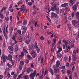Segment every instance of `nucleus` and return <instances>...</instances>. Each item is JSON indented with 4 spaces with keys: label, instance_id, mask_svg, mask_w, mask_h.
Instances as JSON below:
<instances>
[{
    "label": "nucleus",
    "instance_id": "f257e3e1",
    "mask_svg": "<svg viewBox=\"0 0 79 79\" xmlns=\"http://www.w3.org/2000/svg\"><path fill=\"white\" fill-rule=\"evenodd\" d=\"M27 73H31L30 74V79H34V77L35 76L36 73H37L36 70H35L34 72V70L33 69H31L30 67H28L27 69ZM33 72H34L33 73Z\"/></svg>",
    "mask_w": 79,
    "mask_h": 79
},
{
    "label": "nucleus",
    "instance_id": "f03ea898",
    "mask_svg": "<svg viewBox=\"0 0 79 79\" xmlns=\"http://www.w3.org/2000/svg\"><path fill=\"white\" fill-rule=\"evenodd\" d=\"M31 38L29 37V36L25 37L24 38V40L25 42H26L27 44H29L30 41L31 40Z\"/></svg>",
    "mask_w": 79,
    "mask_h": 79
},
{
    "label": "nucleus",
    "instance_id": "7ed1b4c3",
    "mask_svg": "<svg viewBox=\"0 0 79 79\" xmlns=\"http://www.w3.org/2000/svg\"><path fill=\"white\" fill-rule=\"evenodd\" d=\"M33 46L35 48V49H36L37 52L39 53L40 52V48L38 46V45H37V43L36 42L34 43L33 44Z\"/></svg>",
    "mask_w": 79,
    "mask_h": 79
},
{
    "label": "nucleus",
    "instance_id": "20e7f679",
    "mask_svg": "<svg viewBox=\"0 0 79 79\" xmlns=\"http://www.w3.org/2000/svg\"><path fill=\"white\" fill-rule=\"evenodd\" d=\"M51 18H55L56 19H58L59 18V16L57 15V14L54 13V12H52L51 14Z\"/></svg>",
    "mask_w": 79,
    "mask_h": 79
},
{
    "label": "nucleus",
    "instance_id": "39448f33",
    "mask_svg": "<svg viewBox=\"0 0 79 79\" xmlns=\"http://www.w3.org/2000/svg\"><path fill=\"white\" fill-rule=\"evenodd\" d=\"M6 56L4 55V54H2L1 56V60H3V63H5L6 62Z\"/></svg>",
    "mask_w": 79,
    "mask_h": 79
},
{
    "label": "nucleus",
    "instance_id": "423d86ee",
    "mask_svg": "<svg viewBox=\"0 0 79 79\" xmlns=\"http://www.w3.org/2000/svg\"><path fill=\"white\" fill-rule=\"evenodd\" d=\"M31 54L32 55V56L33 58H35V56H36L37 55V54L36 53V52H35L34 51V50H33L31 51Z\"/></svg>",
    "mask_w": 79,
    "mask_h": 79
},
{
    "label": "nucleus",
    "instance_id": "0eeeda50",
    "mask_svg": "<svg viewBox=\"0 0 79 79\" xmlns=\"http://www.w3.org/2000/svg\"><path fill=\"white\" fill-rule=\"evenodd\" d=\"M8 48L10 51V52H9L11 54L13 52V48L11 46H10L8 47Z\"/></svg>",
    "mask_w": 79,
    "mask_h": 79
},
{
    "label": "nucleus",
    "instance_id": "6e6552de",
    "mask_svg": "<svg viewBox=\"0 0 79 79\" xmlns=\"http://www.w3.org/2000/svg\"><path fill=\"white\" fill-rule=\"evenodd\" d=\"M12 56L10 54L9 55L8 57L7 56V57H6V60H9V61H11L12 60Z\"/></svg>",
    "mask_w": 79,
    "mask_h": 79
},
{
    "label": "nucleus",
    "instance_id": "1a4fd4ad",
    "mask_svg": "<svg viewBox=\"0 0 79 79\" xmlns=\"http://www.w3.org/2000/svg\"><path fill=\"white\" fill-rule=\"evenodd\" d=\"M54 68V72L56 73H57L58 72H59V69L57 68V67H53Z\"/></svg>",
    "mask_w": 79,
    "mask_h": 79
},
{
    "label": "nucleus",
    "instance_id": "9d476101",
    "mask_svg": "<svg viewBox=\"0 0 79 79\" xmlns=\"http://www.w3.org/2000/svg\"><path fill=\"white\" fill-rule=\"evenodd\" d=\"M56 10V5H55L54 6L51 7V10L52 11H55Z\"/></svg>",
    "mask_w": 79,
    "mask_h": 79
},
{
    "label": "nucleus",
    "instance_id": "9b49d317",
    "mask_svg": "<svg viewBox=\"0 0 79 79\" xmlns=\"http://www.w3.org/2000/svg\"><path fill=\"white\" fill-rule=\"evenodd\" d=\"M38 61H41V63H42L43 61H44V58L41 57H39L38 59Z\"/></svg>",
    "mask_w": 79,
    "mask_h": 79
},
{
    "label": "nucleus",
    "instance_id": "f8f14e48",
    "mask_svg": "<svg viewBox=\"0 0 79 79\" xmlns=\"http://www.w3.org/2000/svg\"><path fill=\"white\" fill-rule=\"evenodd\" d=\"M22 29L23 31V32H24V33H26L27 31V28L24 26H23L22 27Z\"/></svg>",
    "mask_w": 79,
    "mask_h": 79
},
{
    "label": "nucleus",
    "instance_id": "ddd939ff",
    "mask_svg": "<svg viewBox=\"0 0 79 79\" xmlns=\"http://www.w3.org/2000/svg\"><path fill=\"white\" fill-rule=\"evenodd\" d=\"M68 5H69V3H66L61 5V7H66V6H68Z\"/></svg>",
    "mask_w": 79,
    "mask_h": 79
},
{
    "label": "nucleus",
    "instance_id": "4468645a",
    "mask_svg": "<svg viewBox=\"0 0 79 79\" xmlns=\"http://www.w3.org/2000/svg\"><path fill=\"white\" fill-rule=\"evenodd\" d=\"M60 61L57 60L56 61V66L57 68H58L59 66H60Z\"/></svg>",
    "mask_w": 79,
    "mask_h": 79
},
{
    "label": "nucleus",
    "instance_id": "2eb2a0df",
    "mask_svg": "<svg viewBox=\"0 0 79 79\" xmlns=\"http://www.w3.org/2000/svg\"><path fill=\"white\" fill-rule=\"evenodd\" d=\"M72 24L73 26H75L77 24V21L75 20H73L72 21Z\"/></svg>",
    "mask_w": 79,
    "mask_h": 79
},
{
    "label": "nucleus",
    "instance_id": "dca6fc26",
    "mask_svg": "<svg viewBox=\"0 0 79 79\" xmlns=\"http://www.w3.org/2000/svg\"><path fill=\"white\" fill-rule=\"evenodd\" d=\"M72 8L73 10H74V11H76V10L77 9V6H76L75 5H73V6H72Z\"/></svg>",
    "mask_w": 79,
    "mask_h": 79
},
{
    "label": "nucleus",
    "instance_id": "f3484780",
    "mask_svg": "<svg viewBox=\"0 0 79 79\" xmlns=\"http://www.w3.org/2000/svg\"><path fill=\"white\" fill-rule=\"evenodd\" d=\"M73 57V60L74 61H76V60H77V58L76 57V56H74V55H72Z\"/></svg>",
    "mask_w": 79,
    "mask_h": 79
},
{
    "label": "nucleus",
    "instance_id": "a211bd4d",
    "mask_svg": "<svg viewBox=\"0 0 79 79\" xmlns=\"http://www.w3.org/2000/svg\"><path fill=\"white\" fill-rule=\"evenodd\" d=\"M13 29H14V28L13 27H10V28L9 29V32L10 33H12V31H13Z\"/></svg>",
    "mask_w": 79,
    "mask_h": 79
},
{
    "label": "nucleus",
    "instance_id": "6ab92c4d",
    "mask_svg": "<svg viewBox=\"0 0 79 79\" xmlns=\"http://www.w3.org/2000/svg\"><path fill=\"white\" fill-rule=\"evenodd\" d=\"M23 51L25 53H27V50L24 48H23Z\"/></svg>",
    "mask_w": 79,
    "mask_h": 79
},
{
    "label": "nucleus",
    "instance_id": "aec40b11",
    "mask_svg": "<svg viewBox=\"0 0 79 79\" xmlns=\"http://www.w3.org/2000/svg\"><path fill=\"white\" fill-rule=\"evenodd\" d=\"M7 66H8V68H10V69H11L12 68V65L10 64H9V63H7Z\"/></svg>",
    "mask_w": 79,
    "mask_h": 79
},
{
    "label": "nucleus",
    "instance_id": "412c9836",
    "mask_svg": "<svg viewBox=\"0 0 79 79\" xmlns=\"http://www.w3.org/2000/svg\"><path fill=\"white\" fill-rule=\"evenodd\" d=\"M24 53L23 52H22L21 53V55H19V56L21 58H23V56H24Z\"/></svg>",
    "mask_w": 79,
    "mask_h": 79
},
{
    "label": "nucleus",
    "instance_id": "4be33fe9",
    "mask_svg": "<svg viewBox=\"0 0 79 79\" xmlns=\"http://www.w3.org/2000/svg\"><path fill=\"white\" fill-rule=\"evenodd\" d=\"M74 75L75 79H77V73L75 72L74 73Z\"/></svg>",
    "mask_w": 79,
    "mask_h": 79
},
{
    "label": "nucleus",
    "instance_id": "5701e85b",
    "mask_svg": "<svg viewBox=\"0 0 79 79\" xmlns=\"http://www.w3.org/2000/svg\"><path fill=\"white\" fill-rule=\"evenodd\" d=\"M5 19L6 21L8 22V21H9V20H10V18L8 17H5Z\"/></svg>",
    "mask_w": 79,
    "mask_h": 79
},
{
    "label": "nucleus",
    "instance_id": "b1692460",
    "mask_svg": "<svg viewBox=\"0 0 79 79\" xmlns=\"http://www.w3.org/2000/svg\"><path fill=\"white\" fill-rule=\"evenodd\" d=\"M18 37H20V39H19V42H21L23 41V40H22V38H21V35H20Z\"/></svg>",
    "mask_w": 79,
    "mask_h": 79
},
{
    "label": "nucleus",
    "instance_id": "393cba45",
    "mask_svg": "<svg viewBox=\"0 0 79 79\" xmlns=\"http://www.w3.org/2000/svg\"><path fill=\"white\" fill-rule=\"evenodd\" d=\"M57 56L58 58H61L62 57V55L61 53L57 54Z\"/></svg>",
    "mask_w": 79,
    "mask_h": 79
},
{
    "label": "nucleus",
    "instance_id": "a878e982",
    "mask_svg": "<svg viewBox=\"0 0 79 79\" xmlns=\"http://www.w3.org/2000/svg\"><path fill=\"white\" fill-rule=\"evenodd\" d=\"M0 18L1 19H3L4 18V16L0 12Z\"/></svg>",
    "mask_w": 79,
    "mask_h": 79
},
{
    "label": "nucleus",
    "instance_id": "bb28decb",
    "mask_svg": "<svg viewBox=\"0 0 79 79\" xmlns=\"http://www.w3.org/2000/svg\"><path fill=\"white\" fill-rule=\"evenodd\" d=\"M20 64L21 65L23 66V65H24V62L23 61L21 60L20 62Z\"/></svg>",
    "mask_w": 79,
    "mask_h": 79
},
{
    "label": "nucleus",
    "instance_id": "cd10ccee",
    "mask_svg": "<svg viewBox=\"0 0 79 79\" xmlns=\"http://www.w3.org/2000/svg\"><path fill=\"white\" fill-rule=\"evenodd\" d=\"M15 50L16 52H17L18 50V45H16L15 46Z\"/></svg>",
    "mask_w": 79,
    "mask_h": 79
},
{
    "label": "nucleus",
    "instance_id": "c85d7f7f",
    "mask_svg": "<svg viewBox=\"0 0 79 79\" xmlns=\"http://www.w3.org/2000/svg\"><path fill=\"white\" fill-rule=\"evenodd\" d=\"M27 5L29 6H32V2H28Z\"/></svg>",
    "mask_w": 79,
    "mask_h": 79
},
{
    "label": "nucleus",
    "instance_id": "c756f323",
    "mask_svg": "<svg viewBox=\"0 0 79 79\" xmlns=\"http://www.w3.org/2000/svg\"><path fill=\"white\" fill-rule=\"evenodd\" d=\"M72 73V72L70 70H68L67 72V74L68 76H69V74H71Z\"/></svg>",
    "mask_w": 79,
    "mask_h": 79
},
{
    "label": "nucleus",
    "instance_id": "7c9ffc66",
    "mask_svg": "<svg viewBox=\"0 0 79 79\" xmlns=\"http://www.w3.org/2000/svg\"><path fill=\"white\" fill-rule=\"evenodd\" d=\"M76 16H77V19H79V12H77V13Z\"/></svg>",
    "mask_w": 79,
    "mask_h": 79
},
{
    "label": "nucleus",
    "instance_id": "2f4dec72",
    "mask_svg": "<svg viewBox=\"0 0 79 79\" xmlns=\"http://www.w3.org/2000/svg\"><path fill=\"white\" fill-rule=\"evenodd\" d=\"M22 3H23V1H20L17 2V4L18 5H21Z\"/></svg>",
    "mask_w": 79,
    "mask_h": 79
},
{
    "label": "nucleus",
    "instance_id": "473e14b6",
    "mask_svg": "<svg viewBox=\"0 0 79 79\" xmlns=\"http://www.w3.org/2000/svg\"><path fill=\"white\" fill-rule=\"evenodd\" d=\"M71 46V48H73V47H74V44H73L72 42L71 43L69 44Z\"/></svg>",
    "mask_w": 79,
    "mask_h": 79
},
{
    "label": "nucleus",
    "instance_id": "72a5a7b5",
    "mask_svg": "<svg viewBox=\"0 0 79 79\" xmlns=\"http://www.w3.org/2000/svg\"><path fill=\"white\" fill-rule=\"evenodd\" d=\"M47 42L48 45H50V44H51V41L50 40H47Z\"/></svg>",
    "mask_w": 79,
    "mask_h": 79
},
{
    "label": "nucleus",
    "instance_id": "f704fd0d",
    "mask_svg": "<svg viewBox=\"0 0 79 79\" xmlns=\"http://www.w3.org/2000/svg\"><path fill=\"white\" fill-rule=\"evenodd\" d=\"M45 57L46 58H48V52H46L45 53Z\"/></svg>",
    "mask_w": 79,
    "mask_h": 79
},
{
    "label": "nucleus",
    "instance_id": "c9c22d12",
    "mask_svg": "<svg viewBox=\"0 0 79 79\" xmlns=\"http://www.w3.org/2000/svg\"><path fill=\"white\" fill-rule=\"evenodd\" d=\"M50 4H51V5H52V6H55V5H56V3H54V2H51Z\"/></svg>",
    "mask_w": 79,
    "mask_h": 79
},
{
    "label": "nucleus",
    "instance_id": "e433bc0d",
    "mask_svg": "<svg viewBox=\"0 0 79 79\" xmlns=\"http://www.w3.org/2000/svg\"><path fill=\"white\" fill-rule=\"evenodd\" d=\"M6 10V7H3L2 10H1V12H3V11H5Z\"/></svg>",
    "mask_w": 79,
    "mask_h": 79
},
{
    "label": "nucleus",
    "instance_id": "4c0bfd02",
    "mask_svg": "<svg viewBox=\"0 0 79 79\" xmlns=\"http://www.w3.org/2000/svg\"><path fill=\"white\" fill-rule=\"evenodd\" d=\"M49 71L50 73H51V74H52V75H53V71L52 69H50Z\"/></svg>",
    "mask_w": 79,
    "mask_h": 79
},
{
    "label": "nucleus",
    "instance_id": "58836bf2",
    "mask_svg": "<svg viewBox=\"0 0 79 79\" xmlns=\"http://www.w3.org/2000/svg\"><path fill=\"white\" fill-rule=\"evenodd\" d=\"M4 36H5L6 39L7 40V39H8V36H7V35H6V33L4 34Z\"/></svg>",
    "mask_w": 79,
    "mask_h": 79
},
{
    "label": "nucleus",
    "instance_id": "ea45409f",
    "mask_svg": "<svg viewBox=\"0 0 79 79\" xmlns=\"http://www.w3.org/2000/svg\"><path fill=\"white\" fill-rule=\"evenodd\" d=\"M51 11V8H50V7H49L48 10V11L47 12V13H48V14H49V13Z\"/></svg>",
    "mask_w": 79,
    "mask_h": 79
},
{
    "label": "nucleus",
    "instance_id": "a19ab883",
    "mask_svg": "<svg viewBox=\"0 0 79 79\" xmlns=\"http://www.w3.org/2000/svg\"><path fill=\"white\" fill-rule=\"evenodd\" d=\"M61 72L62 74H64V73H65L66 72V71L64 69H62L61 71Z\"/></svg>",
    "mask_w": 79,
    "mask_h": 79
},
{
    "label": "nucleus",
    "instance_id": "79ce46f5",
    "mask_svg": "<svg viewBox=\"0 0 79 79\" xmlns=\"http://www.w3.org/2000/svg\"><path fill=\"white\" fill-rule=\"evenodd\" d=\"M5 27H4L3 28H2V30L3 31L4 34H6V32H5Z\"/></svg>",
    "mask_w": 79,
    "mask_h": 79
},
{
    "label": "nucleus",
    "instance_id": "37998d69",
    "mask_svg": "<svg viewBox=\"0 0 79 79\" xmlns=\"http://www.w3.org/2000/svg\"><path fill=\"white\" fill-rule=\"evenodd\" d=\"M73 54L75 56H76V51L75 50L73 51Z\"/></svg>",
    "mask_w": 79,
    "mask_h": 79
},
{
    "label": "nucleus",
    "instance_id": "c03bdc74",
    "mask_svg": "<svg viewBox=\"0 0 79 79\" xmlns=\"http://www.w3.org/2000/svg\"><path fill=\"white\" fill-rule=\"evenodd\" d=\"M27 58H28L29 60H32V58H31V56L30 55H27Z\"/></svg>",
    "mask_w": 79,
    "mask_h": 79
},
{
    "label": "nucleus",
    "instance_id": "a18cd8bd",
    "mask_svg": "<svg viewBox=\"0 0 79 79\" xmlns=\"http://www.w3.org/2000/svg\"><path fill=\"white\" fill-rule=\"evenodd\" d=\"M7 76L8 78H10L11 77V75H10L9 72H7Z\"/></svg>",
    "mask_w": 79,
    "mask_h": 79
},
{
    "label": "nucleus",
    "instance_id": "49530a36",
    "mask_svg": "<svg viewBox=\"0 0 79 79\" xmlns=\"http://www.w3.org/2000/svg\"><path fill=\"white\" fill-rule=\"evenodd\" d=\"M64 19L65 21V23H67V22H68V20H67V17H66V16H65L64 18Z\"/></svg>",
    "mask_w": 79,
    "mask_h": 79
},
{
    "label": "nucleus",
    "instance_id": "de8ad7c7",
    "mask_svg": "<svg viewBox=\"0 0 79 79\" xmlns=\"http://www.w3.org/2000/svg\"><path fill=\"white\" fill-rule=\"evenodd\" d=\"M27 21L26 20H24L23 22V25H26L27 24Z\"/></svg>",
    "mask_w": 79,
    "mask_h": 79
},
{
    "label": "nucleus",
    "instance_id": "09e8293b",
    "mask_svg": "<svg viewBox=\"0 0 79 79\" xmlns=\"http://www.w3.org/2000/svg\"><path fill=\"white\" fill-rule=\"evenodd\" d=\"M17 77V74H15L14 76H13V78L15 79H16V77Z\"/></svg>",
    "mask_w": 79,
    "mask_h": 79
},
{
    "label": "nucleus",
    "instance_id": "8fccbe9b",
    "mask_svg": "<svg viewBox=\"0 0 79 79\" xmlns=\"http://www.w3.org/2000/svg\"><path fill=\"white\" fill-rule=\"evenodd\" d=\"M19 69L20 71H21L22 69V66L20 65L19 67Z\"/></svg>",
    "mask_w": 79,
    "mask_h": 79
},
{
    "label": "nucleus",
    "instance_id": "3c124183",
    "mask_svg": "<svg viewBox=\"0 0 79 79\" xmlns=\"http://www.w3.org/2000/svg\"><path fill=\"white\" fill-rule=\"evenodd\" d=\"M12 39L14 40V41H15V39H16V37H15V35H14L13 37H12Z\"/></svg>",
    "mask_w": 79,
    "mask_h": 79
},
{
    "label": "nucleus",
    "instance_id": "603ef678",
    "mask_svg": "<svg viewBox=\"0 0 79 79\" xmlns=\"http://www.w3.org/2000/svg\"><path fill=\"white\" fill-rule=\"evenodd\" d=\"M30 50H33L34 48V46L32 47H29Z\"/></svg>",
    "mask_w": 79,
    "mask_h": 79
},
{
    "label": "nucleus",
    "instance_id": "864d4df0",
    "mask_svg": "<svg viewBox=\"0 0 79 79\" xmlns=\"http://www.w3.org/2000/svg\"><path fill=\"white\" fill-rule=\"evenodd\" d=\"M69 63H66V64H65V66L67 67V68H69Z\"/></svg>",
    "mask_w": 79,
    "mask_h": 79
},
{
    "label": "nucleus",
    "instance_id": "5fc2aeb1",
    "mask_svg": "<svg viewBox=\"0 0 79 79\" xmlns=\"http://www.w3.org/2000/svg\"><path fill=\"white\" fill-rule=\"evenodd\" d=\"M68 27L69 28V29L70 30V31H71V27L69 25H68Z\"/></svg>",
    "mask_w": 79,
    "mask_h": 79
},
{
    "label": "nucleus",
    "instance_id": "6e6d98bb",
    "mask_svg": "<svg viewBox=\"0 0 79 79\" xmlns=\"http://www.w3.org/2000/svg\"><path fill=\"white\" fill-rule=\"evenodd\" d=\"M60 69H65V66H62V67H60Z\"/></svg>",
    "mask_w": 79,
    "mask_h": 79
},
{
    "label": "nucleus",
    "instance_id": "4d7b16f0",
    "mask_svg": "<svg viewBox=\"0 0 79 79\" xmlns=\"http://www.w3.org/2000/svg\"><path fill=\"white\" fill-rule=\"evenodd\" d=\"M70 40L73 43H74L75 42V41H74V40L73 39H71Z\"/></svg>",
    "mask_w": 79,
    "mask_h": 79
},
{
    "label": "nucleus",
    "instance_id": "13d9d810",
    "mask_svg": "<svg viewBox=\"0 0 79 79\" xmlns=\"http://www.w3.org/2000/svg\"><path fill=\"white\" fill-rule=\"evenodd\" d=\"M64 60L65 61H67L68 60V59L67 58V57L65 56V57L64 58Z\"/></svg>",
    "mask_w": 79,
    "mask_h": 79
},
{
    "label": "nucleus",
    "instance_id": "bf43d9fd",
    "mask_svg": "<svg viewBox=\"0 0 79 79\" xmlns=\"http://www.w3.org/2000/svg\"><path fill=\"white\" fill-rule=\"evenodd\" d=\"M56 39H54L53 40V43H54L55 44H56Z\"/></svg>",
    "mask_w": 79,
    "mask_h": 79
},
{
    "label": "nucleus",
    "instance_id": "052dcab7",
    "mask_svg": "<svg viewBox=\"0 0 79 79\" xmlns=\"http://www.w3.org/2000/svg\"><path fill=\"white\" fill-rule=\"evenodd\" d=\"M13 19V17H12V16H10V21H11H11H12V19Z\"/></svg>",
    "mask_w": 79,
    "mask_h": 79
},
{
    "label": "nucleus",
    "instance_id": "680f3d73",
    "mask_svg": "<svg viewBox=\"0 0 79 79\" xmlns=\"http://www.w3.org/2000/svg\"><path fill=\"white\" fill-rule=\"evenodd\" d=\"M21 76H22V74H20V75H19L18 77L17 78V79H20L21 77Z\"/></svg>",
    "mask_w": 79,
    "mask_h": 79
},
{
    "label": "nucleus",
    "instance_id": "e2e57ef3",
    "mask_svg": "<svg viewBox=\"0 0 79 79\" xmlns=\"http://www.w3.org/2000/svg\"><path fill=\"white\" fill-rule=\"evenodd\" d=\"M37 12L35 10H34V12H33V15H35L37 13Z\"/></svg>",
    "mask_w": 79,
    "mask_h": 79
},
{
    "label": "nucleus",
    "instance_id": "0e129e2a",
    "mask_svg": "<svg viewBox=\"0 0 79 79\" xmlns=\"http://www.w3.org/2000/svg\"><path fill=\"white\" fill-rule=\"evenodd\" d=\"M37 23H38V21H36V22L35 23V27H36V26H37Z\"/></svg>",
    "mask_w": 79,
    "mask_h": 79
},
{
    "label": "nucleus",
    "instance_id": "69168bd1",
    "mask_svg": "<svg viewBox=\"0 0 79 79\" xmlns=\"http://www.w3.org/2000/svg\"><path fill=\"white\" fill-rule=\"evenodd\" d=\"M3 77H4L3 75H0V79H3Z\"/></svg>",
    "mask_w": 79,
    "mask_h": 79
},
{
    "label": "nucleus",
    "instance_id": "338daca9",
    "mask_svg": "<svg viewBox=\"0 0 79 79\" xmlns=\"http://www.w3.org/2000/svg\"><path fill=\"white\" fill-rule=\"evenodd\" d=\"M69 79H73V78H72V75L70 74L69 77Z\"/></svg>",
    "mask_w": 79,
    "mask_h": 79
},
{
    "label": "nucleus",
    "instance_id": "774afa93",
    "mask_svg": "<svg viewBox=\"0 0 79 79\" xmlns=\"http://www.w3.org/2000/svg\"><path fill=\"white\" fill-rule=\"evenodd\" d=\"M40 38L41 40H44V38L42 36L40 37Z\"/></svg>",
    "mask_w": 79,
    "mask_h": 79
}]
</instances>
